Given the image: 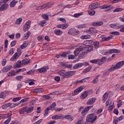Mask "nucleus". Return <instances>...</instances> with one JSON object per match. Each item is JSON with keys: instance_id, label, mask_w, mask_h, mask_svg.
<instances>
[{"instance_id": "obj_16", "label": "nucleus", "mask_w": 124, "mask_h": 124, "mask_svg": "<svg viewBox=\"0 0 124 124\" xmlns=\"http://www.w3.org/2000/svg\"><path fill=\"white\" fill-rule=\"evenodd\" d=\"M60 119H63V115L62 114L54 115L52 117V120H60Z\"/></svg>"}, {"instance_id": "obj_48", "label": "nucleus", "mask_w": 124, "mask_h": 124, "mask_svg": "<svg viewBox=\"0 0 124 124\" xmlns=\"http://www.w3.org/2000/svg\"><path fill=\"white\" fill-rule=\"evenodd\" d=\"M16 67H22V62L18 61L16 64Z\"/></svg>"}, {"instance_id": "obj_20", "label": "nucleus", "mask_w": 124, "mask_h": 124, "mask_svg": "<svg viewBox=\"0 0 124 124\" xmlns=\"http://www.w3.org/2000/svg\"><path fill=\"white\" fill-rule=\"evenodd\" d=\"M61 65H62V66H63V67H66V68H68L69 69L70 68H72V64H69L63 62H61Z\"/></svg>"}, {"instance_id": "obj_41", "label": "nucleus", "mask_w": 124, "mask_h": 124, "mask_svg": "<svg viewBox=\"0 0 124 124\" xmlns=\"http://www.w3.org/2000/svg\"><path fill=\"white\" fill-rule=\"evenodd\" d=\"M8 119H7L4 122V124H8L10 123V121H11V115L7 116Z\"/></svg>"}, {"instance_id": "obj_27", "label": "nucleus", "mask_w": 124, "mask_h": 124, "mask_svg": "<svg viewBox=\"0 0 124 124\" xmlns=\"http://www.w3.org/2000/svg\"><path fill=\"white\" fill-rule=\"evenodd\" d=\"M109 54H113V53H121V51L117 49H111L109 50Z\"/></svg>"}, {"instance_id": "obj_26", "label": "nucleus", "mask_w": 124, "mask_h": 124, "mask_svg": "<svg viewBox=\"0 0 124 124\" xmlns=\"http://www.w3.org/2000/svg\"><path fill=\"white\" fill-rule=\"evenodd\" d=\"M46 24H47V21L46 20H42L40 21L38 25V26H40V27H44L45 26H46Z\"/></svg>"}, {"instance_id": "obj_52", "label": "nucleus", "mask_w": 124, "mask_h": 124, "mask_svg": "<svg viewBox=\"0 0 124 124\" xmlns=\"http://www.w3.org/2000/svg\"><path fill=\"white\" fill-rule=\"evenodd\" d=\"M87 80H88V78H83L81 80H79V83H80V84H83V83H85V82H86V81H87Z\"/></svg>"}, {"instance_id": "obj_46", "label": "nucleus", "mask_w": 124, "mask_h": 124, "mask_svg": "<svg viewBox=\"0 0 124 124\" xmlns=\"http://www.w3.org/2000/svg\"><path fill=\"white\" fill-rule=\"evenodd\" d=\"M109 71H112L109 70V69H108L107 71H105L103 74V76H105V77L108 76L109 75V73H110Z\"/></svg>"}, {"instance_id": "obj_15", "label": "nucleus", "mask_w": 124, "mask_h": 124, "mask_svg": "<svg viewBox=\"0 0 124 124\" xmlns=\"http://www.w3.org/2000/svg\"><path fill=\"white\" fill-rule=\"evenodd\" d=\"M101 9H105V11H110L112 8L111 6H107L106 5H104L103 6H101Z\"/></svg>"}, {"instance_id": "obj_34", "label": "nucleus", "mask_w": 124, "mask_h": 124, "mask_svg": "<svg viewBox=\"0 0 124 124\" xmlns=\"http://www.w3.org/2000/svg\"><path fill=\"white\" fill-rule=\"evenodd\" d=\"M18 2V1L16 0H13L12 2L10 3V7H14L15 5H16V4Z\"/></svg>"}, {"instance_id": "obj_64", "label": "nucleus", "mask_w": 124, "mask_h": 124, "mask_svg": "<svg viewBox=\"0 0 124 124\" xmlns=\"http://www.w3.org/2000/svg\"><path fill=\"white\" fill-rule=\"evenodd\" d=\"M83 124V119L79 120L77 121L76 124Z\"/></svg>"}, {"instance_id": "obj_32", "label": "nucleus", "mask_w": 124, "mask_h": 124, "mask_svg": "<svg viewBox=\"0 0 124 124\" xmlns=\"http://www.w3.org/2000/svg\"><path fill=\"white\" fill-rule=\"evenodd\" d=\"M88 96V92L85 91L82 93L81 96L80 98L82 99H85V98H86Z\"/></svg>"}, {"instance_id": "obj_39", "label": "nucleus", "mask_w": 124, "mask_h": 124, "mask_svg": "<svg viewBox=\"0 0 124 124\" xmlns=\"http://www.w3.org/2000/svg\"><path fill=\"white\" fill-rule=\"evenodd\" d=\"M88 14L91 15V16H93L95 14V11H93V9H90L88 11Z\"/></svg>"}, {"instance_id": "obj_57", "label": "nucleus", "mask_w": 124, "mask_h": 124, "mask_svg": "<svg viewBox=\"0 0 124 124\" xmlns=\"http://www.w3.org/2000/svg\"><path fill=\"white\" fill-rule=\"evenodd\" d=\"M94 47L95 48H96V49H97V48H98V47H99V42H95L94 43Z\"/></svg>"}, {"instance_id": "obj_55", "label": "nucleus", "mask_w": 124, "mask_h": 124, "mask_svg": "<svg viewBox=\"0 0 124 124\" xmlns=\"http://www.w3.org/2000/svg\"><path fill=\"white\" fill-rule=\"evenodd\" d=\"M16 79L18 81H21L23 79V76H17L16 77Z\"/></svg>"}, {"instance_id": "obj_29", "label": "nucleus", "mask_w": 124, "mask_h": 124, "mask_svg": "<svg viewBox=\"0 0 124 124\" xmlns=\"http://www.w3.org/2000/svg\"><path fill=\"white\" fill-rule=\"evenodd\" d=\"M28 45H29V42L25 41L23 44L20 46V48H21V49H25L28 47Z\"/></svg>"}, {"instance_id": "obj_53", "label": "nucleus", "mask_w": 124, "mask_h": 124, "mask_svg": "<svg viewBox=\"0 0 124 124\" xmlns=\"http://www.w3.org/2000/svg\"><path fill=\"white\" fill-rule=\"evenodd\" d=\"M108 109V111H111V110H113V109H114V106L113 105H111V102L109 104Z\"/></svg>"}, {"instance_id": "obj_19", "label": "nucleus", "mask_w": 124, "mask_h": 124, "mask_svg": "<svg viewBox=\"0 0 124 124\" xmlns=\"http://www.w3.org/2000/svg\"><path fill=\"white\" fill-rule=\"evenodd\" d=\"M0 7V11H4V10H6L8 8V6L9 5L8 4H3Z\"/></svg>"}, {"instance_id": "obj_47", "label": "nucleus", "mask_w": 124, "mask_h": 124, "mask_svg": "<svg viewBox=\"0 0 124 124\" xmlns=\"http://www.w3.org/2000/svg\"><path fill=\"white\" fill-rule=\"evenodd\" d=\"M5 97H6V92H2V93H1V94H0V98H5Z\"/></svg>"}, {"instance_id": "obj_58", "label": "nucleus", "mask_w": 124, "mask_h": 124, "mask_svg": "<svg viewBox=\"0 0 124 124\" xmlns=\"http://www.w3.org/2000/svg\"><path fill=\"white\" fill-rule=\"evenodd\" d=\"M74 58H75V56L73 55H69L68 56V60H74Z\"/></svg>"}, {"instance_id": "obj_40", "label": "nucleus", "mask_w": 124, "mask_h": 124, "mask_svg": "<svg viewBox=\"0 0 124 124\" xmlns=\"http://www.w3.org/2000/svg\"><path fill=\"white\" fill-rule=\"evenodd\" d=\"M90 62H91L92 63H96L99 65V60H90Z\"/></svg>"}, {"instance_id": "obj_30", "label": "nucleus", "mask_w": 124, "mask_h": 124, "mask_svg": "<svg viewBox=\"0 0 124 124\" xmlns=\"http://www.w3.org/2000/svg\"><path fill=\"white\" fill-rule=\"evenodd\" d=\"M54 33L56 35H62V31L60 30L59 29H56L54 31Z\"/></svg>"}, {"instance_id": "obj_10", "label": "nucleus", "mask_w": 124, "mask_h": 124, "mask_svg": "<svg viewBox=\"0 0 124 124\" xmlns=\"http://www.w3.org/2000/svg\"><path fill=\"white\" fill-rule=\"evenodd\" d=\"M109 26L112 29H115V30H118L119 29L122 28V24L120 23L111 24L109 25Z\"/></svg>"}, {"instance_id": "obj_3", "label": "nucleus", "mask_w": 124, "mask_h": 124, "mask_svg": "<svg viewBox=\"0 0 124 124\" xmlns=\"http://www.w3.org/2000/svg\"><path fill=\"white\" fill-rule=\"evenodd\" d=\"M124 64V61H122L121 62H119L116 64V65H113L111 66L108 70H110L111 71H114V70H117V69H119V68H121L122 66H123Z\"/></svg>"}, {"instance_id": "obj_24", "label": "nucleus", "mask_w": 124, "mask_h": 124, "mask_svg": "<svg viewBox=\"0 0 124 124\" xmlns=\"http://www.w3.org/2000/svg\"><path fill=\"white\" fill-rule=\"evenodd\" d=\"M103 25V21H97L93 23V26L94 27H99V26H102Z\"/></svg>"}, {"instance_id": "obj_50", "label": "nucleus", "mask_w": 124, "mask_h": 124, "mask_svg": "<svg viewBox=\"0 0 124 124\" xmlns=\"http://www.w3.org/2000/svg\"><path fill=\"white\" fill-rule=\"evenodd\" d=\"M91 69H92V66H89L87 68L85 69L84 71L85 73H87V72H89V71H90V70H91Z\"/></svg>"}, {"instance_id": "obj_51", "label": "nucleus", "mask_w": 124, "mask_h": 124, "mask_svg": "<svg viewBox=\"0 0 124 124\" xmlns=\"http://www.w3.org/2000/svg\"><path fill=\"white\" fill-rule=\"evenodd\" d=\"M81 15H83V13L75 14L74 15V17H75V18H78V17H80Z\"/></svg>"}, {"instance_id": "obj_54", "label": "nucleus", "mask_w": 124, "mask_h": 124, "mask_svg": "<svg viewBox=\"0 0 124 124\" xmlns=\"http://www.w3.org/2000/svg\"><path fill=\"white\" fill-rule=\"evenodd\" d=\"M34 73V71L32 70H31L30 71L27 72V74H28V75H32V74H33Z\"/></svg>"}, {"instance_id": "obj_59", "label": "nucleus", "mask_w": 124, "mask_h": 124, "mask_svg": "<svg viewBox=\"0 0 124 124\" xmlns=\"http://www.w3.org/2000/svg\"><path fill=\"white\" fill-rule=\"evenodd\" d=\"M6 64V60L5 59H3L1 62V65L4 66Z\"/></svg>"}, {"instance_id": "obj_28", "label": "nucleus", "mask_w": 124, "mask_h": 124, "mask_svg": "<svg viewBox=\"0 0 124 124\" xmlns=\"http://www.w3.org/2000/svg\"><path fill=\"white\" fill-rule=\"evenodd\" d=\"M106 60H107V58L105 57H102L101 60H99V65H101L102 64H103V63H104V62H105L106 61Z\"/></svg>"}, {"instance_id": "obj_45", "label": "nucleus", "mask_w": 124, "mask_h": 124, "mask_svg": "<svg viewBox=\"0 0 124 124\" xmlns=\"http://www.w3.org/2000/svg\"><path fill=\"white\" fill-rule=\"evenodd\" d=\"M25 112H26V107H24L23 108H22L21 109H20V110L19 111V114H24L25 113Z\"/></svg>"}, {"instance_id": "obj_23", "label": "nucleus", "mask_w": 124, "mask_h": 124, "mask_svg": "<svg viewBox=\"0 0 124 124\" xmlns=\"http://www.w3.org/2000/svg\"><path fill=\"white\" fill-rule=\"evenodd\" d=\"M16 75V72L14 70H11L7 73L8 77H12Z\"/></svg>"}, {"instance_id": "obj_60", "label": "nucleus", "mask_w": 124, "mask_h": 124, "mask_svg": "<svg viewBox=\"0 0 124 124\" xmlns=\"http://www.w3.org/2000/svg\"><path fill=\"white\" fill-rule=\"evenodd\" d=\"M17 42V41H13L11 43V45L12 47H14L16 45V43Z\"/></svg>"}, {"instance_id": "obj_56", "label": "nucleus", "mask_w": 124, "mask_h": 124, "mask_svg": "<svg viewBox=\"0 0 124 124\" xmlns=\"http://www.w3.org/2000/svg\"><path fill=\"white\" fill-rule=\"evenodd\" d=\"M36 93H42L43 92V89L42 88H38L36 90Z\"/></svg>"}, {"instance_id": "obj_61", "label": "nucleus", "mask_w": 124, "mask_h": 124, "mask_svg": "<svg viewBox=\"0 0 124 124\" xmlns=\"http://www.w3.org/2000/svg\"><path fill=\"white\" fill-rule=\"evenodd\" d=\"M122 104H123V102L121 100L119 101L118 104H117V107L118 108H120V107L122 106Z\"/></svg>"}, {"instance_id": "obj_18", "label": "nucleus", "mask_w": 124, "mask_h": 124, "mask_svg": "<svg viewBox=\"0 0 124 124\" xmlns=\"http://www.w3.org/2000/svg\"><path fill=\"white\" fill-rule=\"evenodd\" d=\"M98 7V4L97 3H93V4H91L89 6V9H96V8H97Z\"/></svg>"}, {"instance_id": "obj_8", "label": "nucleus", "mask_w": 124, "mask_h": 124, "mask_svg": "<svg viewBox=\"0 0 124 124\" xmlns=\"http://www.w3.org/2000/svg\"><path fill=\"white\" fill-rule=\"evenodd\" d=\"M22 54V52L20 51L18 53L16 52L15 53L12 57L10 59V61L11 62H15V60L16 59H17V58H19Z\"/></svg>"}, {"instance_id": "obj_38", "label": "nucleus", "mask_w": 124, "mask_h": 124, "mask_svg": "<svg viewBox=\"0 0 124 124\" xmlns=\"http://www.w3.org/2000/svg\"><path fill=\"white\" fill-rule=\"evenodd\" d=\"M11 106V104L10 103H8L7 104H5L2 106V109H7L8 107H10Z\"/></svg>"}, {"instance_id": "obj_37", "label": "nucleus", "mask_w": 124, "mask_h": 124, "mask_svg": "<svg viewBox=\"0 0 124 124\" xmlns=\"http://www.w3.org/2000/svg\"><path fill=\"white\" fill-rule=\"evenodd\" d=\"M30 62V60H29L28 59H25L22 61V64L23 65H27L28 63Z\"/></svg>"}, {"instance_id": "obj_36", "label": "nucleus", "mask_w": 124, "mask_h": 124, "mask_svg": "<svg viewBox=\"0 0 124 124\" xmlns=\"http://www.w3.org/2000/svg\"><path fill=\"white\" fill-rule=\"evenodd\" d=\"M23 21V19L21 17L17 18L16 19L15 22L16 25H20L21 23Z\"/></svg>"}, {"instance_id": "obj_35", "label": "nucleus", "mask_w": 124, "mask_h": 124, "mask_svg": "<svg viewBox=\"0 0 124 124\" xmlns=\"http://www.w3.org/2000/svg\"><path fill=\"white\" fill-rule=\"evenodd\" d=\"M68 33L70 35H75V29H70L68 32Z\"/></svg>"}, {"instance_id": "obj_6", "label": "nucleus", "mask_w": 124, "mask_h": 124, "mask_svg": "<svg viewBox=\"0 0 124 124\" xmlns=\"http://www.w3.org/2000/svg\"><path fill=\"white\" fill-rule=\"evenodd\" d=\"M31 20L27 21L25 24L23 26V31H28L30 29H31Z\"/></svg>"}, {"instance_id": "obj_4", "label": "nucleus", "mask_w": 124, "mask_h": 124, "mask_svg": "<svg viewBox=\"0 0 124 124\" xmlns=\"http://www.w3.org/2000/svg\"><path fill=\"white\" fill-rule=\"evenodd\" d=\"M78 48H77L74 52V54L75 56H77L79 55L80 52L83 51V49L86 48L85 44H79L78 45Z\"/></svg>"}, {"instance_id": "obj_42", "label": "nucleus", "mask_w": 124, "mask_h": 124, "mask_svg": "<svg viewBox=\"0 0 124 124\" xmlns=\"http://www.w3.org/2000/svg\"><path fill=\"white\" fill-rule=\"evenodd\" d=\"M81 39H89V38H91V36L90 35H84L81 36Z\"/></svg>"}, {"instance_id": "obj_62", "label": "nucleus", "mask_w": 124, "mask_h": 124, "mask_svg": "<svg viewBox=\"0 0 124 124\" xmlns=\"http://www.w3.org/2000/svg\"><path fill=\"white\" fill-rule=\"evenodd\" d=\"M9 55H13L14 54V49L13 48H11L9 52Z\"/></svg>"}, {"instance_id": "obj_25", "label": "nucleus", "mask_w": 124, "mask_h": 124, "mask_svg": "<svg viewBox=\"0 0 124 124\" xmlns=\"http://www.w3.org/2000/svg\"><path fill=\"white\" fill-rule=\"evenodd\" d=\"M64 119H66V120H68V121H70V122H72V121H73V120H74V118L71 115H65L64 116Z\"/></svg>"}, {"instance_id": "obj_13", "label": "nucleus", "mask_w": 124, "mask_h": 124, "mask_svg": "<svg viewBox=\"0 0 124 124\" xmlns=\"http://www.w3.org/2000/svg\"><path fill=\"white\" fill-rule=\"evenodd\" d=\"M12 68V66L11 65H7L4 67L2 69V72H4V73H6V72H8V71H9Z\"/></svg>"}, {"instance_id": "obj_5", "label": "nucleus", "mask_w": 124, "mask_h": 124, "mask_svg": "<svg viewBox=\"0 0 124 124\" xmlns=\"http://www.w3.org/2000/svg\"><path fill=\"white\" fill-rule=\"evenodd\" d=\"M57 104H56V102H54L50 107H47L46 108V110H45V113L44 114V117L47 116L48 114H49V111H50V110H54Z\"/></svg>"}, {"instance_id": "obj_2", "label": "nucleus", "mask_w": 124, "mask_h": 124, "mask_svg": "<svg viewBox=\"0 0 124 124\" xmlns=\"http://www.w3.org/2000/svg\"><path fill=\"white\" fill-rule=\"evenodd\" d=\"M97 119V116L94 115V114H90L86 118L87 123H91V124H93L96 119Z\"/></svg>"}, {"instance_id": "obj_7", "label": "nucleus", "mask_w": 124, "mask_h": 124, "mask_svg": "<svg viewBox=\"0 0 124 124\" xmlns=\"http://www.w3.org/2000/svg\"><path fill=\"white\" fill-rule=\"evenodd\" d=\"M93 107V106H90L85 108L81 112V116H82V117H85V116H86V115H87L88 113V112H89L90 109H92Z\"/></svg>"}, {"instance_id": "obj_1", "label": "nucleus", "mask_w": 124, "mask_h": 124, "mask_svg": "<svg viewBox=\"0 0 124 124\" xmlns=\"http://www.w3.org/2000/svg\"><path fill=\"white\" fill-rule=\"evenodd\" d=\"M58 74L60 76H62L63 78H69L75 74V71L66 72L65 70H60L58 72Z\"/></svg>"}, {"instance_id": "obj_22", "label": "nucleus", "mask_w": 124, "mask_h": 124, "mask_svg": "<svg viewBox=\"0 0 124 124\" xmlns=\"http://www.w3.org/2000/svg\"><path fill=\"white\" fill-rule=\"evenodd\" d=\"M84 45L86 46H90V45H93L94 44V42H93V41H86L84 42Z\"/></svg>"}, {"instance_id": "obj_17", "label": "nucleus", "mask_w": 124, "mask_h": 124, "mask_svg": "<svg viewBox=\"0 0 124 124\" xmlns=\"http://www.w3.org/2000/svg\"><path fill=\"white\" fill-rule=\"evenodd\" d=\"M33 108L34 107L32 106H31L29 107H25L26 113H27V114H29V113H31V112L33 111Z\"/></svg>"}, {"instance_id": "obj_43", "label": "nucleus", "mask_w": 124, "mask_h": 124, "mask_svg": "<svg viewBox=\"0 0 124 124\" xmlns=\"http://www.w3.org/2000/svg\"><path fill=\"white\" fill-rule=\"evenodd\" d=\"M21 99H22L21 97H16L13 98L12 101L14 102H17V101H19V100H21Z\"/></svg>"}, {"instance_id": "obj_33", "label": "nucleus", "mask_w": 124, "mask_h": 124, "mask_svg": "<svg viewBox=\"0 0 124 124\" xmlns=\"http://www.w3.org/2000/svg\"><path fill=\"white\" fill-rule=\"evenodd\" d=\"M80 67H82V63H77L73 66L74 69H78V68H80Z\"/></svg>"}, {"instance_id": "obj_63", "label": "nucleus", "mask_w": 124, "mask_h": 124, "mask_svg": "<svg viewBox=\"0 0 124 124\" xmlns=\"http://www.w3.org/2000/svg\"><path fill=\"white\" fill-rule=\"evenodd\" d=\"M62 58H66L67 57V53L64 52L62 54Z\"/></svg>"}, {"instance_id": "obj_9", "label": "nucleus", "mask_w": 124, "mask_h": 124, "mask_svg": "<svg viewBox=\"0 0 124 124\" xmlns=\"http://www.w3.org/2000/svg\"><path fill=\"white\" fill-rule=\"evenodd\" d=\"M47 70H49V67L45 66L42 68H39L37 70V71L39 72V73H45L47 72Z\"/></svg>"}, {"instance_id": "obj_12", "label": "nucleus", "mask_w": 124, "mask_h": 124, "mask_svg": "<svg viewBox=\"0 0 124 124\" xmlns=\"http://www.w3.org/2000/svg\"><path fill=\"white\" fill-rule=\"evenodd\" d=\"M84 90V88L82 86H80L74 91V95H77L79 93H81L82 91Z\"/></svg>"}, {"instance_id": "obj_11", "label": "nucleus", "mask_w": 124, "mask_h": 124, "mask_svg": "<svg viewBox=\"0 0 124 124\" xmlns=\"http://www.w3.org/2000/svg\"><path fill=\"white\" fill-rule=\"evenodd\" d=\"M96 99L94 97L89 98L86 102L87 105H93L96 101Z\"/></svg>"}, {"instance_id": "obj_14", "label": "nucleus", "mask_w": 124, "mask_h": 124, "mask_svg": "<svg viewBox=\"0 0 124 124\" xmlns=\"http://www.w3.org/2000/svg\"><path fill=\"white\" fill-rule=\"evenodd\" d=\"M69 26V24L66 23L64 24H59L57 25V28L58 29H62V30H64L65 29H67V28H68V26Z\"/></svg>"}, {"instance_id": "obj_44", "label": "nucleus", "mask_w": 124, "mask_h": 124, "mask_svg": "<svg viewBox=\"0 0 124 124\" xmlns=\"http://www.w3.org/2000/svg\"><path fill=\"white\" fill-rule=\"evenodd\" d=\"M123 11V9L121 8H117L113 11V13H116V12H122Z\"/></svg>"}, {"instance_id": "obj_31", "label": "nucleus", "mask_w": 124, "mask_h": 124, "mask_svg": "<svg viewBox=\"0 0 124 124\" xmlns=\"http://www.w3.org/2000/svg\"><path fill=\"white\" fill-rule=\"evenodd\" d=\"M107 98H108V93L105 92L103 96V102L104 103L106 100H107Z\"/></svg>"}, {"instance_id": "obj_49", "label": "nucleus", "mask_w": 124, "mask_h": 124, "mask_svg": "<svg viewBox=\"0 0 124 124\" xmlns=\"http://www.w3.org/2000/svg\"><path fill=\"white\" fill-rule=\"evenodd\" d=\"M42 17L43 19H45V20H49V16L46 14L42 15Z\"/></svg>"}, {"instance_id": "obj_21", "label": "nucleus", "mask_w": 124, "mask_h": 124, "mask_svg": "<svg viewBox=\"0 0 124 124\" xmlns=\"http://www.w3.org/2000/svg\"><path fill=\"white\" fill-rule=\"evenodd\" d=\"M51 5H52V3L51 2H48L46 4H44L41 6V9H45V8H49L51 7Z\"/></svg>"}]
</instances>
